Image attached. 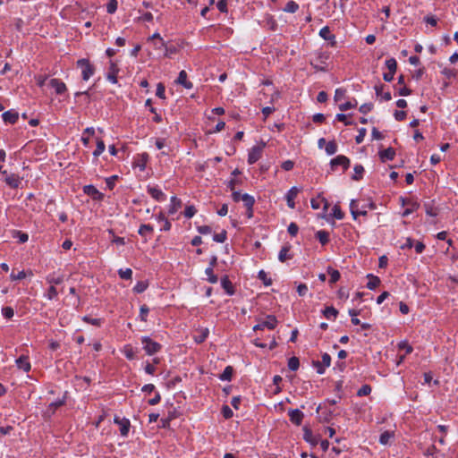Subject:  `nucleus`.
Wrapping results in <instances>:
<instances>
[{"label": "nucleus", "instance_id": "nucleus-1", "mask_svg": "<svg viewBox=\"0 0 458 458\" xmlns=\"http://www.w3.org/2000/svg\"><path fill=\"white\" fill-rule=\"evenodd\" d=\"M76 65L81 69V77L83 81H88L95 73V66L89 59H79L76 62Z\"/></svg>", "mask_w": 458, "mask_h": 458}, {"label": "nucleus", "instance_id": "nucleus-2", "mask_svg": "<svg viewBox=\"0 0 458 458\" xmlns=\"http://www.w3.org/2000/svg\"><path fill=\"white\" fill-rule=\"evenodd\" d=\"M369 208V209H375L376 204L374 202H369L368 205L361 206V209L359 208V203L357 200L352 199L350 203V210L352 213V216L354 219H357L359 216H367L368 212L366 211V208Z\"/></svg>", "mask_w": 458, "mask_h": 458}, {"label": "nucleus", "instance_id": "nucleus-3", "mask_svg": "<svg viewBox=\"0 0 458 458\" xmlns=\"http://www.w3.org/2000/svg\"><path fill=\"white\" fill-rule=\"evenodd\" d=\"M141 343L143 344V349L148 355H153L158 352L162 348V345L159 343L153 341L148 336H142Z\"/></svg>", "mask_w": 458, "mask_h": 458}, {"label": "nucleus", "instance_id": "nucleus-4", "mask_svg": "<svg viewBox=\"0 0 458 458\" xmlns=\"http://www.w3.org/2000/svg\"><path fill=\"white\" fill-rule=\"evenodd\" d=\"M277 323H278V321H277L276 316L267 315L266 317L265 320L259 321L257 325H255L253 327V330L258 331V330H263L264 328H268L270 330H273L276 327Z\"/></svg>", "mask_w": 458, "mask_h": 458}, {"label": "nucleus", "instance_id": "nucleus-5", "mask_svg": "<svg viewBox=\"0 0 458 458\" xmlns=\"http://www.w3.org/2000/svg\"><path fill=\"white\" fill-rule=\"evenodd\" d=\"M339 165L343 167L344 171H346L350 166V159L344 155H339L330 161L332 171H335Z\"/></svg>", "mask_w": 458, "mask_h": 458}, {"label": "nucleus", "instance_id": "nucleus-6", "mask_svg": "<svg viewBox=\"0 0 458 458\" xmlns=\"http://www.w3.org/2000/svg\"><path fill=\"white\" fill-rule=\"evenodd\" d=\"M114 422L119 426L121 436L127 437L131 428L130 420L126 418H120L119 416L115 415L114 418Z\"/></svg>", "mask_w": 458, "mask_h": 458}, {"label": "nucleus", "instance_id": "nucleus-7", "mask_svg": "<svg viewBox=\"0 0 458 458\" xmlns=\"http://www.w3.org/2000/svg\"><path fill=\"white\" fill-rule=\"evenodd\" d=\"M119 71L120 69L117 64L114 61H110L106 79L112 83H117V74Z\"/></svg>", "mask_w": 458, "mask_h": 458}, {"label": "nucleus", "instance_id": "nucleus-8", "mask_svg": "<svg viewBox=\"0 0 458 458\" xmlns=\"http://www.w3.org/2000/svg\"><path fill=\"white\" fill-rule=\"evenodd\" d=\"M292 246L289 243L284 244L278 254V259L280 262L284 263L289 259L293 258V254L291 252Z\"/></svg>", "mask_w": 458, "mask_h": 458}, {"label": "nucleus", "instance_id": "nucleus-9", "mask_svg": "<svg viewBox=\"0 0 458 458\" xmlns=\"http://www.w3.org/2000/svg\"><path fill=\"white\" fill-rule=\"evenodd\" d=\"M5 183L13 189H17L20 187L21 181L19 175L15 174H6L4 175Z\"/></svg>", "mask_w": 458, "mask_h": 458}, {"label": "nucleus", "instance_id": "nucleus-10", "mask_svg": "<svg viewBox=\"0 0 458 458\" xmlns=\"http://www.w3.org/2000/svg\"><path fill=\"white\" fill-rule=\"evenodd\" d=\"M288 415L290 417V420L292 423L300 426L302 422L304 414L299 409L290 410L288 411Z\"/></svg>", "mask_w": 458, "mask_h": 458}, {"label": "nucleus", "instance_id": "nucleus-11", "mask_svg": "<svg viewBox=\"0 0 458 458\" xmlns=\"http://www.w3.org/2000/svg\"><path fill=\"white\" fill-rule=\"evenodd\" d=\"M261 153H262V147L254 146L249 152L248 163L250 165L256 163L261 157Z\"/></svg>", "mask_w": 458, "mask_h": 458}, {"label": "nucleus", "instance_id": "nucleus-12", "mask_svg": "<svg viewBox=\"0 0 458 458\" xmlns=\"http://www.w3.org/2000/svg\"><path fill=\"white\" fill-rule=\"evenodd\" d=\"M49 84L53 89H55L57 95H62L67 90L65 83L59 79H52Z\"/></svg>", "mask_w": 458, "mask_h": 458}, {"label": "nucleus", "instance_id": "nucleus-13", "mask_svg": "<svg viewBox=\"0 0 458 458\" xmlns=\"http://www.w3.org/2000/svg\"><path fill=\"white\" fill-rule=\"evenodd\" d=\"M2 118L4 123L14 124L19 119V114L14 110H9L3 113Z\"/></svg>", "mask_w": 458, "mask_h": 458}, {"label": "nucleus", "instance_id": "nucleus-14", "mask_svg": "<svg viewBox=\"0 0 458 458\" xmlns=\"http://www.w3.org/2000/svg\"><path fill=\"white\" fill-rule=\"evenodd\" d=\"M319 36L323 39L330 41L331 46L335 45V36L331 33V30L328 26H325L320 30Z\"/></svg>", "mask_w": 458, "mask_h": 458}, {"label": "nucleus", "instance_id": "nucleus-15", "mask_svg": "<svg viewBox=\"0 0 458 458\" xmlns=\"http://www.w3.org/2000/svg\"><path fill=\"white\" fill-rule=\"evenodd\" d=\"M299 193V190L297 187H292L287 194H286V201H287V205L289 208H295V202H294V199L297 197Z\"/></svg>", "mask_w": 458, "mask_h": 458}, {"label": "nucleus", "instance_id": "nucleus-16", "mask_svg": "<svg viewBox=\"0 0 458 458\" xmlns=\"http://www.w3.org/2000/svg\"><path fill=\"white\" fill-rule=\"evenodd\" d=\"M17 367L20 369H22L24 372H29L30 370V363L29 360V357L25 355H21L16 360Z\"/></svg>", "mask_w": 458, "mask_h": 458}, {"label": "nucleus", "instance_id": "nucleus-17", "mask_svg": "<svg viewBox=\"0 0 458 458\" xmlns=\"http://www.w3.org/2000/svg\"><path fill=\"white\" fill-rule=\"evenodd\" d=\"M84 192L91 196L94 199L100 200L103 199V194L93 185L84 186Z\"/></svg>", "mask_w": 458, "mask_h": 458}, {"label": "nucleus", "instance_id": "nucleus-18", "mask_svg": "<svg viewBox=\"0 0 458 458\" xmlns=\"http://www.w3.org/2000/svg\"><path fill=\"white\" fill-rule=\"evenodd\" d=\"M378 155L382 162H386V160H393L395 157V150L392 147H389L384 150L379 151Z\"/></svg>", "mask_w": 458, "mask_h": 458}, {"label": "nucleus", "instance_id": "nucleus-19", "mask_svg": "<svg viewBox=\"0 0 458 458\" xmlns=\"http://www.w3.org/2000/svg\"><path fill=\"white\" fill-rule=\"evenodd\" d=\"M221 285L228 295L231 296L234 294V287L227 276H225L221 278Z\"/></svg>", "mask_w": 458, "mask_h": 458}, {"label": "nucleus", "instance_id": "nucleus-20", "mask_svg": "<svg viewBox=\"0 0 458 458\" xmlns=\"http://www.w3.org/2000/svg\"><path fill=\"white\" fill-rule=\"evenodd\" d=\"M148 192L153 199H155L157 201H162L165 198V195L164 194V192L157 187L148 186Z\"/></svg>", "mask_w": 458, "mask_h": 458}, {"label": "nucleus", "instance_id": "nucleus-21", "mask_svg": "<svg viewBox=\"0 0 458 458\" xmlns=\"http://www.w3.org/2000/svg\"><path fill=\"white\" fill-rule=\"evenodd\" d=\"M176 83L182 85L186 89H191L193 84L187 81V73L184 70L179 72Z\"/></svg>", "mask_w": 458, "mask_h": 458}, {"label": "nucleus", "instance_id": "nucleus-22", "mask_svg": "<svg viewBox=\"0 0 458 458\" xmlns=\"http://www.w3.org/2000/svg\"><path fill=\"white\" fill-rule=\"evenodd\" d=\"M182 204V200H181L180 199H178V198H177V197H175V196H173V197L171 198V204H170V207H169V209H168V213H169L170 215H173V214L176 213V212H177V210H178L179 208H181Z\"/></svg>", "mask_w": 458, "mask_h": 458}, {"label": "nucleus", "instance_id": "nucleus-23", "mask_svg": "<svg viewBox=\"0 0 458 458\" xmlns=\"http://www.w3.org/2000/svg\"><path fill=\"white\" fill-rule=\"evenodd\" d=\"M322 314L327 319H335L338 315V310L335 308H334L333 306H329V307H326L322 310Z\"/></svg>", "mask_w": 458, "mask_h": 458}, {"label": "nucleus", "instance_id": "nucleus-24", "mask_svg": "<svg viewBox=\"0 0 458 458\" xmlns=\"http://www.w3.org/2000/svg\"><path fill=\"white\" fill-rule=\"evenodd\" d=\"M208 334L209 331L208 328H201L198 331V334L193 336V339L197 344H202L208 338Z\"/></svg>", "mask_w": 458, "mask_h": 458}, {"label": "nucleus", "instance_id": "nucleus-25", "mask_svg": "<svg viewBox=\"0 0 458 458\" xmlns=\"http://www.w3.org/2000/svg\"><path fill=\"white\" fill-rule=\"evenodd\" d=\"M154 228L149 224H142L139 230L138 233L142 237H147L148 235H151L153 233Z\"/></svg>", "mask_w": 458, "mask_h": 458}, {"label": "nucleus", "instance_id": "nucleus-26", "mask_svg": "<svg viewBox=\"0 0 458 458\" xmlns=\"http://www.w3.org/2000/svg\"><path fill=\"white\" fill-rule=\"evenodd\" d=\"M327 271L330 276L328 281L330 284H335L340 279L341 275L338 270L333 268L332 267H328Z\"/></svg>", "mask_w": 458, "mask_h": 458}, {"label": "nucleus", "instance_id": "nucleus-27", "mask_svg": "<svg viewBox=\"0 0 458 458\" xmlns=\"http://www.w3.org/2000/svg\"><path fill=\"white\" fill-rule=\"evenodd\" d=\"M64 404V400H59V401H56V402L51 403L48 405V407H47V411H46V413H47L48 416H51V415H53V414L55 412V411H56L59 407L63 406Z\"/></svg>", "mask_w": 458, "mask_h": 458}, {"label": "nucleus", "instance_id": "nucleus-28", "mask_svg": "<svg viewBox=\"0 0 458 458\" xmlns=\"http://www.w3.org/2000/svg\"><path fill=\"white\" fill-rule=\"evenodd\" d=\"M316 238L322 245H326L329 242V233L325 230H319L316 233Z\"/></svg>", "mask_w": 458, "mask_h": 458}, {"label": "nucleus", "instance_id": "nucleus-29", "mask_svg": "<svg viewBox=\"0 0 458 458\" xmlns=\"http://www.w3.org/2000/svg\"><path fill=\"white\" fill-rule=\"evenodd\" d=\"M303 432V438L306 442L310 443L313 445L318 444V441L313 437L311 429L308 428L307 427H304Z\"/></svg>", "mask_w": 458, "mask_h": 458}, {"label": "nucleus", "instance_id": "nucleus-30", "mask_svg": "<svg viewBox=\"0 0 458 458\" xmlns=\"http://www.w3.org/2000/svg\"><path fill=\"white\" fill-rule=\"evenodd\" d=\"M369 282L367 283V287L370 290L376 289L380 284L379 277L373 276L371 274L368 275Z\"/></svg>", "mask_w": 458, "mask_h": 458}, {"label": "nucleus", "instance_id": "nucleus-31", "mask_svg": "<svg viewBox=\"0 0 458 458\" xmlns=\"http://www.w3.org/2000/svg\"><path fill=\"white\" fill-rule=\"evenodd\" d=\"M242 201L243 202V204L247 209L253 208V206L255 204V199L248 193L242 194Z\"/></svg>", "mask_w": 458, "mask_h": 458}, {"label": "nucleus", "instance_id": "nucleus-32", "mask_svg": "<svg viewBox=\"0 0 458 458\" xmlns=\"http://www.w3.org/2000/svg\"><path fill=\"white\" fill-rule=\"evenodd\" d=\"M233 369L232 366H227L224 372L219 376L222 381H230L232 379Z\"/></svg>", "mask_w": 458, "mask_h": 458}, {"label": "nucleus", "instance_id": "nucleus-33", "mask_svg": "<svg viewBox=\"0 0 458 458\" xmlns=\"http://www.w3.org/2000/svg\"><path fill=\"white\" fill-rule=\"evenodd\" d=\"M46 280L51 285L60 284L64 282V276H55V275L51 274L46 277Z\"/></svg>", "mask_w": 458, "mask_h": 458}, {"label": "nucleus", "instance_id": "nucleus-34", "mask_svg": "<svg viewBox=\"0 0 458 458\" xmlns=\"http://www.w3.org/2000/svg\"><path fill=\"white\" fill-rule=\"evenodd\" d=\"M165 48V54L164 55L165 57H171L173 55L176 54L178 52V48L174 45H168L165 42V46H163Z\"/></svg>", "mask_w": 458, "mask_h": 458}, {"label": "nucleus", "instance_id": "nucleus-35", "mask_svg": "<svg viewBox=\"0 0 458 458\" xmlns=\"http://www.w3.org/2000/svg\"><path fill=\"white\" fill-rule=\"evenodd\" d=\"M298 9L299 4L296 2L291 0L285 4L284 11L286 13H294L298 11Z\"/></svg>", "mask_w": 458, "mask_h": 458}, {"label": "nucleus", "instance_id": "nucleus-36", "mask_svg": "<svg viewBox=\"0 0 458 458\" xmlns=\"http://www.w3.org/2000/svg\"><path fill=\"white\" fill-rule=\"evenodd\" d=\"M363 173H364V167L361 165H355L354 174L352 177V180H354V181L361 180Z\"/></svg>", "mask_w": 458, "mask_h": 458}, {"label": "nucleus", "instance_id": "nucleus-37", "mask_svg": "<svg viewBox=\"0 0 458 458\" xmlns=\"http://www.w3.org/2000/svg\"><path fill=\"white\" fill-rule=\"evenodd\" d=\"M325 150L327 155H334L337 151V144L335 140H330L326 144Z\"/></svg>", "mask_w": 458, "mask_h": 458}, {"label": "nucleus", "instance_id": "nucleus-38", "mask_svg": "<svg viewBox=\"0 0 458 458\" xmlns=\"http://www.w3.org/2000/svg\"><path fill=\"white\" fill-rule=\"evenodd\" d=\"M386 66L388 69L389 72L394 73L397 70V62L394 58H389L386 61Z\"/></svg>", "mask_w": 458, "mask_h": 458}, {"label": "nucleus", "instance_id": "nucleus-39", "mask_svg": "<svg viewBox=\"0 0 458 458\" xmlns=\"http://www.w3.org/2000/svg\"><path fill=\"white\" fill-rule=\"evenodd\" d=\"M205 274L208 276V281L211 284H216L218 281V277L214 274V270L212 267H207L205 270Z\"/></svg>", "mask_w": 458, "mask_h": 458}, {"label": "nucleus", "instance_id": "nucleus-40", "mask_svg": "<svg viewBox=\"0 0 458 458\" xmlns=\"http://www.w3.org/2000/svg\"><path fill=\"white\" fill-rule=\"evenodd\" d=\"M300 367V360L297 357L293 356L288 360V368L292 371H296Z\"/></svg>", "mask_w": 458, "mask_h": 458}, {"label": "nucleus", "instance_id": "nucleus-41", "mask_svg": "<svg viewBox=\"0 0 458 458\" xmlns=\"http://www.w3.org/2000/svg\"><path fill=\"white\" fill-rule=\"evenodd\" d=\"M105 148H106V145H105L104 141L101 139H98L97 140V148L93 152L94 157H97L100 156L104 152Z\"/></svg>", "mask_w": 458, "mask_h": 458}, {"label": "nucleus", "instance_id": "nucleus-42", "mask_svg": "<svg viewBox=\"0 0 458 458\" xmlns=\"http://www.w3.org/2000/svg\"><path fill=\"white\" fill-rule=\"evenodd\" d=\"M332 216L335 218L341 220L344 217V213L342 211L340 206L335 205L332 208Z\"/></svg>", "mask_w": 458, "mask_h": 458}, {"label": "nucleus", "instance_id": "nucleus-43", "mask_svg": "<svg viewBox=\"0 0 458 458\" xmlns=\"http://www.w3.org/2000/svg\"><path fill=\"white\" fill-rule=\"evenodd\" d=\"M148 284L145 281H139L136 285L133 287V291L136 293H141L148 288Z\"/></svg>", "mask_w": 458, "mask_h": 458}, {"label": "nucleus", "instance_id": "nucleus-44", "mask_svg": "<svg viewBox=\"0 0 458 458\" xmlns=\"http://www.w3.org/2000/svg\"><path fill=\"white\" fill-rule=\"evenodd\" d=\"M57 295L58 293L56 288L54 285H50L44 296L48 300H54L57 297Z\"/></svg>", "mask_w": 458, "mask_h": 458}, {"label": "nucleus", "instance_id": "nucleus-45", "mask_svg": "<svg viewBox=\"0 0 458 458\" xmlns=\"http://www.w3.org/2000/svg\"><path fill=\"white\" fill-rule=\"evenodd\" d=\"M82 320L88 324H90L92 326L100 327L102 324V319L100 318H92L89 316H84L82 318Z\"/></svg>", "mask_w": 458, "mask_h": 458}, {"label": "nucleus", "instance_id": "nucleus-46", "mask_svg": "<svg viewBox=\"0 0 458 458\" xmlns=\"http://www.w3.org/2000/svg\"><path fill=\"white\" fill-rule=\"evenodd\" d=\"M345 94H346V89H343V88H338L335 89V102H339L341 101L342 99H344L345 98Z\"/></svg>", "mask_w": 458, "mask_h": 458}, {"label": "nucleus", "instance_id": "nucleus-47", "mask_svg": "<svg viewBox=\"0 0 458 458\" xmlns=\"http://www.w3.org/2000/svg\"><path fill=\"white\" fill-rule=\"evenodd\" d=\"M227 238V233L225 230H223L221 233H215L213 235V240L216 242H220V243H223L225 242Z\"/></svg>", "mask_w": 458, "mask_h": 458}, {"label": "nucleus", "instance_id": "nucleus-48", "mask_svg": "<svg viewBox=\"0 0 458 458\" xmlns=\"http://www.w3.org/2000/svg\"><path fill=\"white\" fill-rule=\"evenodd\" d=\"M118 274L122 279L129 280L131 279L132 270L131 268H126L125 270L120 269Z\"/></svg>", "mask_w": 458, "mask_h": 458}, {"label": "nucleus", "instance_id": "nucleus-49", "mask_svg": "<svg viewBox=\"0 0 458 458\" xmlns=\"http://www.w3.org/2000/svg\"><path fill=\"white\" fill-rule=\"evenodd\" d=\"M149 309L146 304L140 306V318L141 321L146 322Z\"/></svg>", "mask_w": 458, "mask_h": 458}, {"label": "nucleus", "instance_id": "nucleus-50", "mask_svg": "<svg viewBox=\"0 0 458 458\" xmlns=\"http://www.w3.org/2000/svg\"><path fill=\"white\" fill-rule=\"evenodd\" d=\"M371 393V386L369 385H363L357 392L358 396H366Z\"/></svg>", "mask_w": 458, "mask_h": 458}, {"label": "nucleus", "instance_id": "nucleus-51", "mask_svg": "<svg viewBox=\"0 0 458 458\" xmlns=\"http://www.w3.org/2000/svg\"><path fill=\"white\" fill-rule=\"evenodd\" d=\"M2 314L5 318H12L14 315V310L10 306H5L2 309Z\"/></svg>", "mask_w": 458, "mask_h": 458}, {"label": "nucleus", "instance_id": "nucleus-52", "mask_svg": "<svg viewBox=\"0 0 458 458\" xmlns=\"http://www.w3.org/2000/svg\"><path fill=\"white\" fill-rule=\"evenodd\" d=\"M165 87L163 83L159 82L157 86V91H156V95L157 97H158L159 98H162V99H165Z\"/></svg>", "mask_w": 458, "mask_h": 458}, {"label": "nucleus", "instance_id": "nucleus-53", "mask_svg": "<svg viewBox=\"0 0 458 458\" xmlns=\"http://www.w3.org/2000/svg\"><path fill=\"white\" fill-rule=\"evenodd\" d=\"M393 437V433L389 432V431H385L383 432L381 435H380V437H379V442L382 444V445H386L390 438Z\"/></svg>", "mask_w": 458, "mask_h": 458}, {"label": "nucleus", "instance_id": "nucleus-54", "mask_svg": "<svg viewBox=\"0 0 458 458\" xmlns=\"http://www.w3.org/2000/svg\"><path fill=\"white\" fill-rule=\"evenodd\" d=\"M108 233H109V234L113 235L114 238H113L112 242L114 243L118 244V245H124L125 244L124 238L119 237V236H115L114 235V232L113 229H109Z\"/></svg>", "mask_w": 458, "mask_h": 458}, {"label": "nucleus", "instance_id": "nucleus-55", "mask_svg": "<svg viewBox=\"0 0 458 458\" xmlns=\"http://www.w3.org/2000/svg\"><path fill=\"white\" fill-rule=\"evenodd\" d=\"M357 106V101L354 100V102H351V101H347L345 103H343L341 105H339V109L341 111H346V110H349V109H352L353 107H355Z\"/></svg>", "mask_w": 458, "mask_h": 458}, {"label": "nucleus", "instance_id": "nucleus-56", "mask_svg": "<svg viewBox=\"0 0 458 458\" xmlns=\"http://www.w3.org/2000/svg\"><path fill=\"white\" fill-rule=\"evenodd\" d=\"M221 412L225 419H231L233 415L232 409L228 405H224L222 407Z\"/></svg>", "mask_w": 458, "mask_h": 458}, {"label": "nucleus", "instance_id": "nucleus-57", "mask_svg": "<svg viewBox=\"0 0 458 458\" xmlns=\"http://www.w3.org/2000/svg\"><path fill=\"white\" fill-rule=\"evenodd\" d=\"M117 10V1L116 0H109L106 4V12L108 13H114Z\"/></svg>", "mask_w": 458, "mask_h": 458}, {"label": "nucleus", "instance_id": "nucleus-58", "mask_svg": "<svg viewBox=\"0 0 458 458\" xmlns=\"http://www.w3.org/2000/svg\"><path fill=\"white\" fill-rule=\"evenodd\" d=\"M287 231L291 236H296L299 231V226L295 223H291L288 225Z\"/></svg>", "mask_w": 458, "mask_h": 458}, {"label": "nucleus", "instance_id": "nucleus-59", "mask_svg": "<svg viewBox=\"0 0 458 458\" xmlns=\"http://www.w3.org/2000/svg\"><path fill=\"white\" fill-rule=\"evenodd\" d=\"M400 350H404L405 354H410L412 352V347L407 342H401L398 344Z\"/></svg>", "mask_w": 458, "mask_h": 458}, {"label": "nucleus", "instance_id": "nucleus-60", "mask_svg": "<svg viewBox=\"0 0 458 458\" xmlns=\"http://www.w3.org/2000/svg\"><path fill=\"white\" fill-rule=\"evenodd\" d=\"M196 211L194 206H187L184 209V216L187 218H191L196 214Z\"/></svg>", "mask_w": 458, "mask_h": 458}, {"label": "nucleus", "instance_id": "nucleus-61", "mask_svg": "<svg viewBox=\"0 0 458 458\" xmlns=\"http://www.w3.org/2000/svg\"><path fill=\"white\" fill-rule=\"evenodd\" d=\"M373 108V104L372 103H365L363 105H361L359 108V111L364 114H368L369 112H370Z\"/></svg>", "mask_w": 458, "mask_h": 458}, {"label": "nucleus", "instance_id": "nucleus-62", "mask_svg": "<svg viewBox=\"0 0 458 458\" xmlns=\"http://www.w3.org/2000/svg\"><path fill=\"white\" fill-rule=\"evenodd\" d=\"M366 132H367V131L365 128H360L359 130V134L355 138V141L357 144H360L363 141V140L366 136Z\"/></svg>", "mask_w": 458, "mask_h": 458}, {"label": "nucleus", "instance_id": "nucleus-63", "mask_svg": "<svg viewBox=\"0 0 458 458\" xmlns=\"http://www.w3.org/2000/svg\"><path fill=\"white\" fill-rule=\"evenodd\" d=\"M118 179L117 175H113L106 179V186L109 190H113L115 185V181Z\"/></svg>", "mask_w": 458, "mask_h": 458}, {"label": "nucleus", "instance_id": "nucleus-64", "mask_svg": "<svg viewBox=\"0 0 458 458\" xmlns=\"http://www.w3.org/2000/svg\"><path fill=\"white\" fill-rule=\"evenodd\" d=\"M321 358L322 360L320 363L324 365V367H329L331 365V356L328 353H323Z\"/></svg>", "mask_w": 458, "mask_h": 458}]
</instances>
